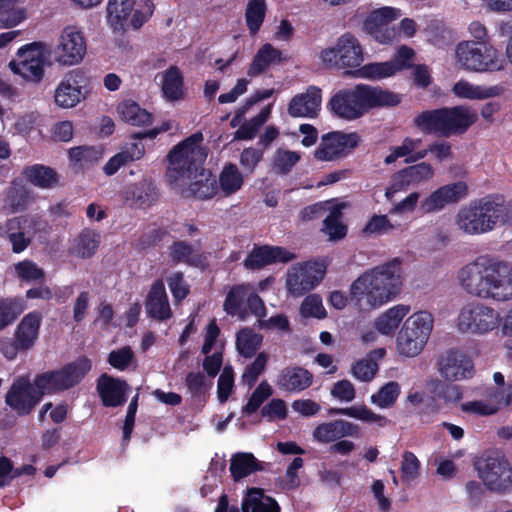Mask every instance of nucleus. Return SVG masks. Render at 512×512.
<instances>
[{
  "instance_id": "b1692460",
  "label": "nucleus",
  "mask_w": 512,
  "mask_h": 512,
  "mask_svg": "<svg viewBox=\"0 0 512 512\" xmlns=\"http://www.w3.org/2000/svg\"><path fill=\"white\" fill-rule=\"evenodd\" d=\"M96 389L103 406L119 407L126 403L130 387L125 380L103 373L97 379Z\"/></svg>"
},
{
  "instance_id": "37998d69",
  "label": "nucleus",
  "mask_w": 512,
  "mask_h": 512,
  "mask_svg": "<svg viewBox=\"0 0 512 512\" xmlns=\"http://www.w3.org/2000/svg\"><path fill=\"white\" fill-rule=\"evenodd\" d=\"M162 91L164 96L171 101H176L183 96V76L176 66L169 67L163 78Z\"/></svg>"
},
{
  "instance_id": "8fccbe9b",
  "label": "nucleus",
  "mask_w": 512,
  "mask_h": 512,
  "mask_svg": "<svg viewBox=\"0 0 512 512\" xmlns=\"http://www.w3.org/2000/svg\"><path fill=\"white\" fill-rule=\"evenodd\" d=\"M219 183L226 195L237 192L243 185V177L238 167L232 163L226 165L219 176Z\"/></svg>"
},
{
  "instance_id": "bf43d9fd",
  "label": "nucleus",
  "mask_w": 512,
  "mask_h": 512,
  "mask_svg": "<svg viewBox=\"0 0 512 512\" xmlns=\"http://www.w3.org/2000/svg\"><path fill=\"white\" fill-rule=\"evenodd\" d=\"M313 440L320 444H333L341 439L337 420L318 424L312 432Z\"/></svg>"
},
{
  "instance_id": "7c9ffc66",
  "label": "nucleus",
  "mask_w": 512,
  "mask_h": 512,
  "mask_svg": "<svg viewBox=\"0 0 512 512\" xmlns=\"http://www.w3.org/2000/svg\"><path fill=\"white\" fill-rule=\"evenodd\" d=\"M410 312V306L398 304L384 313L375 320V329L382 335L391 336L399 327L403 318Z\"/></svg>"
},
{
  "instance_id": "5fc2aeb1",
  "label": "nucleus",
  "mask_w": 512,
  "mask_h": 512,
  "mask_svg": "<svg viewBox=\"0 0 512 512\" xmlns=\"http://www.w3.org/2000/svg\"><path fill=\"white\" fill-rule=\"evenodd\" d=\"M400 395V385L396 381H390L382 386L377 393L371 396V402L380 408L392 407Z\"/></svg>"
},
{
  "instance_id": "0eeeda50",
  "label": "nucleus",
  "mask_w": 512,
  "mask_h": 512,
  "mask_svg": "<svg viewBox=\"0 0 512 512\" xmlns=\"http://www.w3.org/2000/svg\"><path fill=\"white\" fill-rule=\"evenodd\" d=\"M91 368V360L86 356H80L59 369L37 374L33 381L43 398L45 395H55L74 388L84 379Z\"/></svg>"
},
{
  "instance_id": "e2e57ef3",
  "label": "nucleus",
  "mask_w": 512,
  "mask_h": 512,
  "mask_svg": "<svg viewBox=\"0 0 512 512\" xmlns=\"http://www.w3.org/2000/svg\"><path fill=\"white\" fill-rule=\"evenodd\" d=\"M167 284L175 303L182 302L190 293V287L184 279V274L180 271L167 277Z\"/></svg>"
},
{
  "instance_id": "4d7b16f0",
  "label": "nucleus",
  "mask_w": 512,
  "mask_h": 512,
  "mask_svg": "<svg viewBox=\"0 0 512 512\" xmlns=\"http://www.w3.org/2000/svg\"><path fill=\"white\" fill-rule=\"evenodd\" d=\"M16 276L24 282L42 281L45 272L34 261L25 259L14 264Z\"/></svg>"
},
{
  "instance_id": "13d9d810",
  "label": "nucleus",
  "mask_w": 512,
  "mask_h": 512,
  "mask_svg": "<svg viewBox=\"0 0 512 512\" xmlns=\"http://www.w3.org/2000/svg\"><path fill=\"white\" fill-rule=\"evenodd\" d=\"M272 395V389L266 381H262L251 394L248 402L242 408L244 415L254 414Z\"/></svg>"
},
{
  "instance_id": "f704fd0d",
  "label": "nucleus",
  "mask_w": 512,
  "mask_h": 512,
  "mask_svg": "<svg viewBox=\"0 0 512 512\" xmlns=\"http://www.w3.org/2000/svg\"><path fill=\"white\" fill-rule=\"evenodd\" d=\"M117 111L121 119L132 126H148L153 122V115L133 100H124Z\"/></svg>"
},
{
  "instance_id": "ea45409f",
  "label": "nucleus",
  "mask_w": 512,
  "mask_h": 512,
  "mask_svg": "<svg viewBox=\"0 0 512 512\" xmlns=\"http://www.w3.org/2000/svg\"><path fill=\"white\" fill-rule=\"evenodd\" d=\"M33 199L32 191L14 180L7 189L5 204L12 212H21L28 208Z\"/></svg>"
},
{
  "instance_id": "423d86ee",
  "label": "nucleus",
  "mask_w": 512,
  "mask_h": 512,
  "mask_svg": "<svg viewBox=\"0 0 512 512\" xmlns=\"http://www.w3.org/2000/svg\"><path fill=\"white\" fill-rule=\"evenodd\" d=\"M202 140V133L196 132L169 151L167 155L169 166L166 171L169 183H176L181 178H191L204 163L207 153L200 146Z\"/></svg>"
},
{
  "instance_id": "6e6d98bb",
  "label": "nucleus",
  "mask_w": 512,
  "mask_h": 512,
  "mask_svg": "<svg viewBox=\"0 0 512 512\" xmlns=\"http://www.w3.org/2000/svg\"><path fill=\"white\" fill-rule=\"evenodd\" d=\"M400 472L402 481L407 484L420 476L421 462L413 452L406 450L402 453Z\"/></svg>"
},
{
  "instance_id": "052dcab7",
  "label": "nucleus",
  "mask_w": 512,
  "mask_h": 512,
  "mask_svg": "<svg viewBox=\"0 0 512 512\" xmlns=\"http://www.w3.org/2000/svg\"><path fill=\"white\" fill-rule=\"evenodd\" d=\"M341 212L337 209L330 211L323 221V230L331 240H341L347 234V227L341 221Z\"/></svg>"
},
{
  "instance_id": "1a4fd4ad",
  "label": "nucleus",
  "mask_w": 512,
  "mask_h": 512,
  "mask_svg": "<svg viewBox=\"0 0 512 512\" xmlns=\"http://www.w3.org/2000/svg\"><path fill=\"white\" fill-rule=\"evenodd\" d=\"M456 57L462 68L467 71L496 72L505 67V59L488 42H460L456 47Z\"/></svg>"
},
{
  "instance_id": "f03ea898",
  "label": "nucleus",
  "mask_w": 512,
  "mask_h": 512,
  "mask_svg": "<svg viewBox=\"0 0 512 512\" xmlns=\"http://www.w3.org/2000/svg\"><path fill=\"white\" fill-rule=\"evenodd\" d=\"M402 284V259L395 257L365 271L352 282L350 304L361 312H370L395 299Z\"/></svg>"
},
{
  "instance_id": "473e14b6",
  "label": "nucleus",
  "mask_w": 512,
  "mask_h": 512,
  "mask_svg": "<svg viewBox=\"0 0 512 512\" xmlns=\"http://www.w3.org/2000/svg\"><path fill=\"white\" fill-rule=\"evenodd\" d=\"M385 354L386 351L384 348L372 350L365 358L356 361L352 365V375L362 382H370L375 377L379 369L377 360L384 358Z\"/></svg>"
},
{
  "instance_id": "3c124183",
  "label": "nucleus",
  "mask_w": 512,
  "mask_h": 512,
  "mask_svg": "<svg viewBox=\"0 0 512 512\" xmlns=\"http://www.w3.org/2000/svg\"><path fill=\"white\" fill-rule=\"evenodd\" d=\"M132 201L140 208L150 207L158 198L156 187L148 181H141L132 189Z\"/></svg>"
},
{
  "instance_id": "a18cd8bd",
  "label": "nucleus",
  "mask_w": 512,
  "mask_h": 512,
  "mask_svg": "<svg viewBox=\"0 0 512 512\" xmlns=\"http://www.w3.org/2000/svg\"><path fill=\"white\" fill-rule=\"evenodd\" d=\"M100 245L99 232L85 228L83 229L76 239L75 249L77 255L81 258H91L97 251Z\"/></svg>"
},
{
  "instance_id": "412c9836",
  "label": "nucleus",
  "mask_w": 512,
  "mask_h": 512,
  "mask_svg": "<svg viewBox=\"0 0 512 512\" xmlns=\"http://www.w3.org/2000/svg\"><path fill=\"white\" fill-rule=\"evenodd\" d=\"M398 17V10L391 7H382L372 11L364 20V30L381 44L391 43L397 35L390 22Z\"/></svg>"
},
{
  "instance_id": "0e129e2a",
  "label": "nucleus",
  "mask_w": 512,
  "mask_h": 512,
  "mask_svg": "<svg viewBox=\"0 0 512 512\" xmlns=\"http://www.w3.org/2000/svg\"><path fill=\"white\" fill-rule=\"evenodd\" d=\"M414 57V50L407 45H402L388 62L393 66L392 69L394 70V74H396L399 71L412 68Z\"/></svg>"
},
{
  "instance_id": "58836bf2",
  "label": "nucleus",
  "mask_w": 512,
  "mask_h": 512,
  "mask_svg": "<svg viewBox=\"0 0 512 512\" xmlns=\"http://www.w3.org/2000/svg\"><path fill=\"white\" fill-rule=\"evenodd\" d=\"M26 304L19 296L0 298V331L12 325L25 311Z\"/></svg>"
},
{
  "instance_id": "f8f14e48",
  "label": "nucleus",
  "mask_w": 512,
  "mask_h": 512,
  "mask_svg": "<svg viewBox=\"0 0 512 512\" xmlns=\"http://www.w3.org/2000/svg\"><path fill=\"white\" fill-rule=\"evenodd\" d=\"M499 313L492 307L480 303L469 302L464 305L457 318V329L461 333L484 335L498 327Z\"/></svg>"
},
{
  "instance_id": "f3484780",
  "label": "nucleus",
  "mask_w": 512,
  "mask_h": 512,
  "mask_svg": "<svg viewBox=\"0 0 512 512\" xmlns=\"http://www.w3.org/2000/svg\"><path fill=\"white\" fill-rule=\"evenodd\" d=\"M89 78L82 69H74L68 72L58 84L54 99L61 108L75 107L86 98Z\"/></svg>"
},
{
  "instance_id": "f257e3e1",
  "label": "nucleus",
  "mask_w": 512,
  "mask_h": 512,
  "mask_svg": "<svg viewBox=\"0 0 512 512\" xmlns=\"http://www.w3.org/2000/svg\"><path fill=\"white\" fill-rule=\"evenodd\" d=\"M457 278L463 290L481 299H512V263L490 255L464 265Z\"/></svg>"
},
{
  "instance_id": "bb28decb",
  "label": "nucleus",
  "mask_w": 512,
  "mask_h": 512,
  "mask_svg": "<svg viewBox=\"0 0 512 512\" xmlns=\"http://www.w3.org/2000/svg\"><path fill=\"white\" fill-rule=\"evenodd\" d=\"M168 257L172 264H185L194 268H204L207 264V258L204 253L195 248L193 244L186 240H175L168 247Z\"/></svg>"
},
{
  "instance_id": "e433bc0d",
  "label": "nucleus",
  "mask_w": 512,
  "mask_h": 512,
  "mask_svg": "<svg viewBox=\"0 0 512 512\" xmlns=\"http://www.w3.org/2000/svg\"><path fill=\"white\" fill-rule=\"evenodd\" d=\"M248 291V286L244 284L231 287L223 303L224 311L230 316H238L240 320H245L248 311L243 307V304L248 296Z\"/></svg>"
},
{
  "instance_id": "a878e982",
  "label": "nucleus",
  "mask_w": 512,
  "mask_h": 512,
  "mask_svg": "<svg viewBox=\"0 0 512 512\" xmlns=\"http://www.w3.org/2000/svg\"><path fill=\"white\" fill-rule=\"evenodd\" d=\"M322 100L321 89L310 85L306 91L295 95L288 104V114L294 118H314L320 109Z\"/></svg>"
},
{
  "instance_id": "680f3d73",
  "label": "nucleus",
  "mask_w": 512,
  "mask_h": 512,
  "mask_svg": "<svg viewBox=\"0 0 512 512\" xmlns=\"http://www.w3.org/2000/svg\"><path fill=\"white\" fill-rule=\"evenodd\" d=\"M268 362V355L260 352L255 360L249 364L242 375L243 382L252 387L257 382L259 376L264 372Z\"/></svg>"
},
{
  "instance_id": "2f4dec72",
  "label": "nucleus",
  "mask_w": 512,
  "mask_h": 512,
  "mask_svg": "<svg viewBox=\"0 0 512 512\" xmlns=\"http://www.w3.org/2000/svg\"><path fill=\"white\" fill-rule=\"evenodd\" d=\"M262 463L252 453L238 452L230 460V472L234 481L238 482L250 474L262 471Z\"/></svg>"
},
{
  "instance_id": "de8ad7c7",
  "label": "nucleus",
  "mask_w": 512,
  "mask_h": 512,
  "mask_svg": "<svg viewBox=\"0 0 512 512\" xmlns=\"http://www.w3.org/2000/svg\"><path fill=\"white\" fill-rule=\"evenodd\" d=\"M47 225L45 221H43L39 217H28V216H17L8 219L3 227H2V236L8 238L13 233H20L24 231V229L28 227L33 228H44Z\"/></svg>"
},
{
  "instance_id": "09e8293b",
  "label": "nucleus",
  "mask_w": 512,
  "mask_h": 512,
  "mask_svg": "<svg viewBox=\"0 0 512 512\" xmlns=\"http://www.w3.org/2000/svg\"><path fill=\"white\" fill-rule=\"evenodd\" d=\"M0 4V26L2 28L14 27L25 19V10L18 8L15 0H3Z\"/></svg>"
},
{
  "instance_id": "6e6552de",
  "label": "nucleus",
  "mask_w": 512,
  "mask_h": 512,
  "mask_svg": "<svg viewBox=\"0 0 512 512\" xmlns=\"http://www.w3.org/2000/svg\"><path fill=\"white\" fill-rule=\"evenodd\" d=\"M433 324L434 317L428 311H418L409 316L397 335V352L409 358L419 355L428 342Z\"/></svg>"
},
{
  "instance_id": "c756f323",
  "label": "nucleus",
  "mask_w": 512,
  "mask_h": 512,
  "mask_svg": "<svg viewBox=\"0 0 512 512\" xmlns=\"http://www.w3.org/2000/svg\"><path fill=\"white\" fill-rule=\"evenodd\" d=\"M22 175L28 182L42 189L54 188L59 182L58 173L53 168L43 164L26 166Z\"/></svg>"
},
{
  "instance_id": "79ce46f5",
  "label": "nucleus",
  "mask_w": 512,
  "mask_h": 512,
  "mask_svg": "<svg viewBox=\"0 0 512 512\" xmlns=\"http://www.w3.org/2000/svg\"><path fill=\"white\" fill-rule=\"evenodd\" d=\"M263 336L255 333L251 328H243L237 333L236 347L245 358H251L260 348Z\"/></svg>"
},
{
  "instance_id": "cd10ccee",
  "label": "nucleus",
  "mask_w": 512,
  "mask_h": 512,
  "mask_svg": "<svg viewBox=\"0 0 512 512\" xmlns=\"http://www.w3.org/2000/svg\"><path fill=\"white\" fill-rule=\"evenodd\" d=\"M146 311L151 318L164 321L172 317L164 282L155 280L146 297Z\"/></svg>"
},
{
  "instance_id": "5701e85b",
  "label": "nucleus",
  "mask_w": 512,
  "mask_h": 512,
  "mask_svg": "<svg viewBox=\"0 0 512 512\" xmlns=\"http://www.w3.org/2000/svg\"><path fill=\"white\" fill-rule=\"evenodd\" d=\"M296 257L285 247L255 244L243 264L246 269L259 270L272 264L289 263Z\"/></svg>"
},
{
  "instance_id": "864d4df0",
  "label": "nucleus",
  "mask_w": 512,
  "mask_h": 512,
  "mask_svg": "<svg viewBox=\"0 0 512 512\" xmlns=\"http://www.w3.org/2000/svg\"><path fill=\"white\" fill-rule=\"evenodd\" d=\"M301 156L296 151L277 149L274 157L272 167L273 170L280 175L289 174L293 167L300 161Z\"/></svg>"
},
{
  "instance_id": "c9c22d12",
  "label": "nucleus",
  "mask_w": 512,
  "mask_h": 512,
  "mask_svg": "<svg viewBox=\"0 0 512 512\" xmlns=\"http://www.w3.org/2000/svg\"><path fill=\"white\" fill-rule=\"evenodd\" d=\"M46 58H30V61H11L9 68L14 74L22 76L25 80L39 83L44 77Z\"/></svg>"
},
{
  "instance_id": "ddd939ff",
  "label": "nucleus",
  "mask_w": 512,
  "mask_h": 512,
  "mask_svg": "<svg viewBox=\"0 0 512 512\" xmlns=\"http://www.w3.org/2000/svg\"><path fill=\"white\" fill-rule=\"evenodd\" d=\"M320 57L328 67L358 69L364 61V51L355 35L346 32L337 39L334 47L322 50Z\"/></svg>"
},
{
  "instance_id": "4468645a",
  "label": "nucleus",
  "mask_w": 512,
  "mask_h": 512,
  "mask_svg": "<svg viewBox=\"0 0 512 512\" xmlns=\"http://www.w3.org/2000/svg\"><path fill=\"white\" fill-rule=\"evenodd\" d=\"M360 142L361 138L356 132H328L321 137V142L314 151V158L325 162L346 158L359 146Z\"/></svg>"
},
{
  "instance_id": "4c0bfd02",
  "label": "nucleus",
  "mask_w": 512,
  "mask_h": 512,
  "mask_svg": "<svg viewBox=\"0 0 512 512\" xmlns=\"http://www.w3.org/2000/svg\"><path fill=\"white\" fill-rule=\"evenodd\" d=\"M263 497L261 488H250L243 500L242 512H280V506L274 498L267 496L264 502Z\"/></svg>"
},
{
  "instance_id": "338daca9",
  "label": "nucleus",
  "mask_w": 512,
  "mask_h": 512,
  "mask_svg": "<svg viewBox=\"0 0 512 512\" xmlns=\"http://www.w3.org/2000/svg\"><path fill=\"white\" fill-rule=\"evenodd\" d=\"M167 236L169 232L166 228L156 227L143 233L136 244L138 250H147L158 246Z\"/></svg>"
},
{
  "instance_id": "9b49d317",
  "label": "nucleus",
  "mask_w": 512,
  "mask_h": 512,
  "mask_svg": "<svg viewBox=\"0 0 512 512\" xmlns=\"http://www.w3.org/2000/svg\"><path fill=\"white\" fill-rule=\"evenodd\" d=\"M43 315L34 310L27 313L15 328L13 338H0V353L8 360H14L18 353H26L31 350L40 333Z\"/></svg>"
},
{
  "instance_id": "a211bd4d",
  "label": "nucleus",
  "mask_w": 512,
  "mask_h": 512,
  "mask_svg": "<svg viewBox=\"0 0 512 512\" xmlns=\"http://www.w3.org/2000/svg\"><path fill=\"white\" fill-rule=\"evenodd\" d=\"M434 174V168L427 162L407 166L392 175L390 185L385 190V197L391 201L396 193L418 187L432 179Z\"/></svg>"
},
{
  "instance_id": "9d476101",
  "label": "nucleus",
  "mask_w": 512,
  "mask_h": 512,
  "mask_svg": "<svg viewBox=\"0 0 512 512\" xmlns=\"http://www.w3.org/2000/svg\"><path fill=\"white\" fill-rule=\"evenodd\" d=\"M478 477L487 490L506 493L512 489V467L504 455L497 451H488L474 463Z\"/></svg>"
},
{
  "instance_id": "2eb2a0df",
  "label": "nucleus",
  "mask_w": 512,
  "mask_h": 512,
  "mask_svg": "<svg viewBox=\"0 0 512 512\" xmlns=\"http://www.w3.org/2000/svg\"><path fill=\"white\" fill-rule=\"evenodd\" d=\"M326 267L318 262L307 261L293 266L286 279L291 295L300 297L314 289L324 278Z\"/></svg>"
},
{
  "instance_id": "49530a36",
  "label": "nucleus",
  "mask_w": 512,
  "mask_h": 512,
  "mask_svg": "<svg viewBox=\"0 0 512 512\" xmlns=\"http://www.w3.org/2000/svg\"><path fill=\"white\" fill-rule=\"evenodd\" d=\"M101 156V151L94 146H76L68 150L69 160L77 168L96 163Z\"/></svg>"
},
{
  "instance_id": "dca6fc26",
  "label": "nucleus",
  "mask_w": 512,
  "mask_h": 512,
  "mask_svg": "<svg viewBox=\"0 0 512 512\" xmlns=\"http://www.w3.org/2000/svg\"><path fill=\"white\" fill-rule=\"evenodd\" d=\"M42 397L35 386L27 376H19L12 382L5 395V403L19 416L29 415Z\"/></svg>"
},
{
  "instance_id": "603ef678",
  "label": "nucleus",
  "mask_w": 512,
  "mask_h": 512,
  "mask_svg": "<svg viewBox=\"0 0 512 512\" xmlns=\"http://www.w3.org/2000/svg\"><path fill=\"white\" fill-rule=\"evenodd\" d=\"M496 87L484 88L481 86H474L467 81H458L453 86V92L458 97L467 98V99H485L492 96H495Z\"/></svg>"
},
{
  "instance_id": "774afa93",
  "label": "nucleus",
  "mask_w": 512,
  "mask_h": 512,
  "mask_svg": "<svg viewBox=\"0 0 512 512\" xmlns=\"http://www.w3.org/2000/svg\"><path fill=\"white\" fill-rule=\"evenodd\" d=\"M261 416L267 421L284 420L287 418V406L284 400L273 398L268 404L261 408Z\"/></svg>"
},
{
  "instance_id": "69168bd1",
  "label": "nucleus",
  "mask_w": 512,
  "mask_h": 512,
  "mask_svg": "<svg viewBox=\"0 0 512 512\" xmlns=\"http://www.w3.org/2000/svg\"><path fill=\"white\" fill-rule=\"evenodd\" d=\"M300 313L303 317H314L324 319L327 312L322 304V299L316 295H308L300 306Z\"/></svg>"
},
{
  "instance_id": "c85d7f7f",
  "label": "nucleus",
  "mask_w": 512,
  "mask_h": 512,
  "mask_svg": "<svg viewBox=\"0 0 512 512\" xmlns=\"http://www.w3.org/2000/svg\"><path fill=\"white\" fill-rule=\"evenodd\" d=\"M283 60L281 50L275 48L270 43H265L258 49L253 57L247 74L250 77H257L266 72L271 65L280 64Z\"/></svg>"
},
{
  "instance_id": "39448f33",
  "label": "nucleus",
  "mask_w": 512,
  "mask_h": 512,
  "mask_svg": "<svg viewBox=\"0 0 512 512\" xmlns=\"http://www.w3.org/2000/svg\"><path fill=\"white\" fill-rule=\"evenodd\" d=\"M477 119V114L469 108L454 106L423 111L415 117L414 124L422 132L450 137L465 133Z\"/></svg>"
},
{
  "instance_id": "393cba45",
  "label": "nucleus",
  "mask_w": 512,
  "mask_h": 512,
  "mask_svg": "<svg viewBox=\"0 0 512 512\" xmlns=\"http://www.w3.org/2000/svg\"><path fill=\"white\" fill-rule=\"evenodd\" d=\"M313 374L304 367L290 365L281 369L277 375L276 386L280 391L298 394L313 383Z\"/></svg>"
},
{
  "instance_id": "c03bdc74",
  "label": "nucleus",
  "mask_w": 512,
  "mask_h": 512,
  "mask_svg": "<svg viewBox=\"0 0 512 512\" xmlns=\"http://www.w3.org/2000/svg\"><path fill=\"white\" fill-rule=\"evenodd\" d=\"M266 9L265 0H248L245 20L251 36H255L259 32L265 19Z\"/></svg>"
},
{
  "instance_id": "72a5a7b5",
  "label": "nucleus",
  "mask_w": 512,
  "mask_h": 512,
  "mask_svg": "<svg viewBox=\"0 0 512 512\" xmlns=\"http://www.w3.org/2000/svg\"><path fill=\"white\" fill-rule=\"evenodd\" d=\"M136 0H108L107 21L114 31L124 30Z\"/></svg>"
},
{
  "instance_id": "20e7f679",
  "label": "nucleus",
  "mask_w": 512,
  "mask_h": 512,
  "mask_svg": "<svg viewBox=\"0 0 512 512\" xmlns=\"http://www.w3.org/2000/svg\"><path fill=\"white\" fill-rule=\"evenodd\" d=\"M506 209L503 196L487 195L461 208L456 216V223L467 234H483L493 230L499 221L506 222Z\"/></svg>"
},
{
  "instance_id": "4be33fe9",
  "label": "nucleus",
  "mask_w": 512,
  "mask_h": 512,
  "mask_svg": "<svg viewBox=\"0 0 512 512\" xmlns=\"http://www.w3.org/2000/svg\"><path fill=\"white\" fill-rule=\"evenodd\" d=\"M440 374L448 381L468 379L474 375V363L464 352L451 348L438 359Z\"/></svg>"
},
{
  "instance_id": "6ab92c4d",
  "label": "nucleus",
  "mask_w": 512,
  "mask_h": 512,
  "mask_svg": "<svg viewBox=\"0 0 512 512\" xmlns=\"http://www.w3.org/2000/svg\"><path fill=\"white\" fill-rule=\"evenodd\" d=\"M86 54V41L83 33L75 26L63 29L59 43L54 50L56 62L62 65H75Z\"/></svg>"
},
{
  "instance_id": "aec40b11",
  "label": "nucleus",
  "mask_w": 512,
  "mask_h": 512,
  "mask_svg": "<svg viewBox=\"0 0 512 512\" xmlns=\"http://www.w3.org/2000/svg\"><path fill=\"white\" fill-rule=\"evenodd\" d=\"M467 193L468 186L463 181L443 185L420 202V210L424 214L441 211L449 204L458 203Z\"/></svg>"
},
{
  "instance_id": "7ed1b4c3",
  "label": "nucleus",
  "mask_w": 512,
  "mask_h": 512,
  "mask_svg": "<svg viewBox=\"0 0 512 512\" xmlns=\"http://www.w3.org/2000/svg\"><path fill=\"white\" fill-rule=\"evenodd\" d=\"M401 96L378 86L356 84L335 92L327 103L331 114L347 121L357 120L370 110L380 107H395Z\"/></svg>"
},
{
  "instance_id": "a19ab883",
  "label": "nucleus",
  "mask_w": 512,
  "mask_h": 512,
  "mask_svg": "<svg viewBox=\"0 0 512 512\" xmlns=\"http://www.w3.org/2000/svg\"><path fill=\"white\" fill-rule=\"evenodd\" d=\"M392 67L388 61L372 62L363 66L360 65L358 69L347 73L357 78L379 81L395 75Z\"/></svg>"
}]
</instances>
